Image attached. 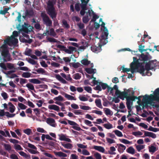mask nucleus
<instances>
[{"mask_svg": "<svg viewBox=\"0 0 159 159\" xmlns=\"http://www.w3.org/2000/svg\"><path fill=\"white\" fill-rule=\"evenodd\" d=\"M5 150L8 152H10L11 149V147L10 145L4 143L3 145Z\"/></svg>", "mask_w": 159, "mask_h": 159, "instance_id": "nucleus-26", "label": "nucleus"}, {"mask_svg": "<svg viewBox=\"0 0 159 159\" xmlns=\"http://www.w3.org/2000/svg\"><path fill=\"white\" fill-rule=\"evenodd\" d=\"M47 13L53 19L56 18L57 15L53 4L52 1H49L48 3Z\"/></svg>", "mask_w": 159, "mask_h": 159, "instance_id": "nucleus-7", "label": "nucleus"}, {"mask_svg": "<svg viewBox=\"0 0 159 159\" xmlns=\"http://www.w3.org/2000/svg\"><path fill=\"white\" fill-rule=\"evenodd\" d=\"M144 47L145 46L144 45H142V44L139 45V51L142 53L144 51H146L148 49H143V48H144Z\"/></svg>", "mask_w": 159, "mask_h": 159, "instance_id": "nucleus-34", "label": "nucleus"}, {"mask_svg": "<svg viewBox=\"0 0 159 159\" xmlns=\"http://www.w3.org/2000/svg\"><path fill=\"white\" fill-rule=\"evenodd\" d=\"M141 66H139V68L138 71L142 76H144L146 75L148 76L151 75L152 73L151 72H149V71L150 70H152L154 69L156 66L155 64H153L152 62H150L145 63L144 66V70L143 72H141L140 70Z\"/></svg>", "mask_w": 159, "mask_h": 159, "instance_id": "nucleus-4", "label": "nucleus"}, {"mask_svg": "<svg viewBox=\"0 0 159 159\" xmlns=\"http://www.w3.org/2000/svg\"><path fill=\"white\" fill-rule=\"evenodd\" d=\"M116 150V148L114 147H111L110 148V151H108L109 153L111 155L115 154V153L113 152L115 151Z\"/></svg>", "mask_w": 159, "mask_h": 159, "instance_id": "nucleus-32", "label": "nucleus"}, {"mask_svg": "<svg viewBox=\"0 0 159 159\" xmlns=\"http://www.w3.org/2000/svg\"><path fill=\"white\" fill-rule=\"evenodd\" d=\"M150 60L149 57V55L148 53V54H144L143 53L139 57V63L140 64L139 65L141 67V68L140 69V71L141 72H143V71L144 70V66L145 63L149 61Z\"/></svg>", "mask_w": 159, "mask_h": 159, "instance_id": "nucleus-5", "label": "nucleus"}, {"mask_svg": "<svg viewBox=\"0 0 159 159\" xmlns=\"http://www.w3.org/2000/svg\"><path fill=\"white\" fill-rule=\"evenodd\" d=\"M84 89L88 92L91 93L92 91V88L89 86H86L84 87Z\"/></svg>", "mask_w": 159, "mask_h": 159, "instance_id": "nucleus-53", "label": "nucleus"}, {"mask_svg": "<svg viewBox=\"0 0 159 159\" xmlns=\"http://www.w3.org/2000/svg\"><path fill=\"white\" fill-rule=\"evenodd\" d=\"M89 13V16H91L92 15H93V17L91 20V21L95 22L96 19L99 18V16L94 14V13L93 11L92 10L88 9V12H87L86 13Z\"/></svg>", "mask_w": 159, "mask_h": 159, "instance_id": "nucleus-13", "label": "nucleus"}, {"mask_svg": "<svg viewBox=\"0 0 159 159\" xmlns=\"http://www.w3.org/2000/svg\"><path fill=\"white\" fill-rule=\"evenodd\" d=\"M23 131L25 134L28 135L32 133L31 129L29 128L24 130Z\"/></svg>", "mask_w": 159, "mask_h": 159, "instance_id": "nucleus-45", "label": "nucleus"}, {"mask_svg": "<svg viewBox=\"0 0 159 159\" xmlns=\"http://www.w3.org/2000/svg\"><path fill=\"white\" fill-rule=\"evenodd\" d=\"M0 52H1V55L3 57L4 61H9L11 60V58L10 54L9 53L7 48L0 46Z\"/></svg>", "mask_w": 159, "mask_h": 159, "instance_id": "nucleus-8", "label": "nucleus"}, {"mask_svg": "<svg viewBox=\"0 0 159 159\" xmlns=\"http://www.w3.org/2000/svg\"><path fill=\"white\" fill-rule=\"evenodd\" d=\"M100 22L102 24L100 26H101V30L102 31V34L100 39V51L102 50L101 47L102 46L105 45L107 42V37L108 31L107 27L105 26V24L103 22L102 19L100 18Z\"/></svg>", "mask_w": 159, "mask_h": 159, "instance_id": "nucleus-2", "label": "nucleus"}, {"mask_svg": "<svg viewBox=\"0 0 159 159\" xmlns=\"http://www.w3.org/2000/svg\"><path fill=\"white\" fill-rule=\"evenodd\" d=\"M66 120L67 121L68 123L70 125L73 126H72V128L74 129L77 131H80L82 130L81 128L79 127V125L75 122L66 119Z\"/></svg>", "mask_w": 159, "mask_h": 159, "instance_id": "nucleus-11", "label": "nucleus"}, {"mask_svg": "<svg viewBox=\"0 0 159 159\" xmlns=\"http://www.w3.org/2000/svg\"><path fill=\"white\" fill-rule=\"evenodd\" d=\"M119 140L121 143H122L125 144H129L130 143V142L129 141L125 139H120Z\"/></svg>", "mask_w": 159, "mask_h": 159, "instance_id": "nucleus-52", "label": "nucleus"}, {"mask_svg": "<svg viewBox=\"0 0 159 159\" xmlns=\"http://www.w3.org/2000/svg\"><path fill=\"white\" fill-rule=\"evenodd\" d=\"M89 21L88 16H84L83 18V21L85 23H87Z\"/></svg>", "mask_w": 159, "mask_h": 159, "instance_id": "nucleus-62", "label": "nucleus"}, {"mask_svg": "<svg viewBox=\"0 0 159 159\" xmlns=\"http://www.w3.org/2000/svg\"><path fill=\"white\" fill-rule=\"evenodd\" d=\"M133 61L131 62L130 64V71L132 74H134V72L135 70H136L138 72L139 68V65L140 64L139 63V60H137V58L136 57H133Z\"/></svg>", "mask_w": 159, "mask_h": 159, "instance_id": "nucleus-9", "label": "nucleus"}, {"mask_svg": "<svg viewBox=\"0 0 159 159\" xmlns=\"http://www.w3.org/2000/svg\"><path fill=\"white\" fill-rule=\"evenodd\" d=\"M81 63L84 65H88L90 63V61L86 59L82 60L81 61Z\"/></svg>", "mask_w": 159, "mask_h": 159, "instance_id": "nucleus-30", "label": "nucleus"}, {"mask_svg": "<svg viewBox=\"0 0 159 159\" xmlns=\"http://www.w3.org/2000/svg\"><path fill=\"white\" fill-rule=\"evenodd\" d=\"M62 23L65 28L68 29L70 27L69 25L67 23L66 20H63L62 21Z\"/></svg>", "mask_w": 159, "mask_h": 159, "instance_id": "nucleus-46", "label": "nucleus"}, {"mask_svg": "<svg viewBox=\"0 0 159 159\" xmlns=\"http://www.w3.org/2000/svg\"><path fill=\"white\" fill-rule=\"evenodd\" d=\"M18 43L17 39L14 38L13 37V36H8L6 39L4 40V44L1 46L8 48L7 45L9 46H15Z\"/></svg>", "mask_w": 159, "mask_h": 159, "instance_id": "nucleus-6", "label": "nucleus"}, {"mask_svg": "<svg viewBox=\"0 0 159 159\" xmlns=\"http://www.w3.org/2000/svg\"><path fill=\"white\" fill-rule=\"evenodd\" d=\"M54 154L56 156H58L59 157H66L67 156V155L61 152H54Z\"/></svg>", "mask_w": 159, "mask_h": 159, "instance_id": "nucleus-20", "label": "nucleus"}, {"mask_svg": "<svg viewBox=\"0 0 159 159\" xmlns=\"http://www.w3.org/2000/svg\"><path fill=\"white\" fill-rule=\"evenodd\" d=\"M148 130L149 131H152L154 132H156L159 129L157 128H154L151 126H150L148 129Z\"/></svg>", "mask_w": 159, "mask_h": 159, "instance_id": "nucleus-47", "label": "nucleus"}, {"mask_svg": "<svg viewBox=\"0 0 159 159\" xmlns=\"http://www.w3.org/2000/svg\"><path fill=\"white\" fill-rule=\"evenodd\" d=\"M47 39L50 42L61 43L60 42L57 41V40L53 38L48 37Z\"/></svg>", "mask_w": 159, "mask_h": 159, "instance_id": "nucleus-25", "label": "nucleus"}, {"mask_svg": "<svg viewBox=\"0 0 159 159\" xmlns=\"http://www.w3.org/2000/svg\"><path fill=\"white\" fill-rule=\"evenodd\" d=\"M0 67L3 69L6 70L7 69V66H6L5 64L3 62H1L0 63Z\"/></svg>", "mask_w": 159, "mask_h": 159, "instance_id": "nucleus-59", "label": "nucleus"}, {"mask_svg": "<svg viewBox=\"0 0 159 159\" xmlns=\"http://www.w3.org/2000/svg\"><path fill=\"white\" fill-rule=\"evenodd\" d=\"M7 67L10 70L13 69L14 70L8 71L7 73V75H10L12 73H14L16 72V68H15L14 64L10 63H7Z\"/></svg>", "mask_w": 159, "mask_h": 159, "instance_id": "nucleus-12", "label": "nucleus"}, {"mask_svg": "<svg viewBox=\"0 0 159 159\" xmlns=\"http://www.w3.org/2000/svg\"><path fill=\"white\" fill-rule=\"evenodd\" d=\"M128 94L127 92L123 91L121 92L118 97L122 100H124V98H126V104L127 108L128 110H131V107L133 104V101H134L135 98L132 96H128Z\"/></svg>", "mask_w": 159, "mask_h": 159, "instance_id": "nucleus-3", "label": "nucleus"}, {"mask_svg": "<svg viewBox=\"0 0 159 159\" xmlns=\"http://www.w3.org/2000/svg\"><path fill=\"white\" fill-rule=\"evenodd\" d=\"M47 123L50 125L51 126L55 127L56 125V124H55V122L54 119L52 118H48L46 120Z\"/></svg>", "mask_w": 159, "mask_h": 159, "instance_id": "nucleus-15", "label": "nucleus"}, {"mask_svg": "<svg viewBox=\"0 0 159 159\" xmlns=\"http://www.w3.org/2000/svg\"><path fill=\"white\" fill-rule=\"evenodd\" d=\"M89 7H90V6L89 5ZM81 7V10L80 11V14H81V15L82 16H84L85 13V11L86 10H88V9H91V8L90 7H84V6H82V7Z\"/></svg>", "mask_w": 159, "mask_h": 159, "instance_id": "nucleus-19", "label": "nucleus"}, {"mask_svg": "<svg viewBox=\"0 0 159 159\" xmlns=\"http://www.w3.org/2000/svg\"><path fill=\"white\" fill-rule=\"evenodd\" d=\"M59 139L61 141H65L66 139V136L62 134L61 135H59Z\"/></svg>", "mask_w": 159, "mask_h": 159, "instance_id": "nucleus-60", "label": "nucleus"}, {"mask_svg": "<svg viewBox=\"0 0 159 159\" xmlns=\"http://www.w3.org/2000/svg\"><path fill=\"white\" fill-rule=\"evenodd\" d=\"M91 50L93 52L98 53V50L99 49L98 47L95 46H92L91 47Z\"/></svg>", "mask_w": 159, "mask_h": 159, "instance_id": "nucleus-40", "label": "nucleus"}, {"mask_svg": "<svg viewBox=\"0 0 159 159\" xmlns=\"http://www.w3.org/2000/svg\"><path fill=\"white\" fill-rule=\"evenodd\" d=\"M57 47L58 48L63 49V50L67 53H71V51H70L69 49H66V47L64 46L58 44L57 46Z\"/></svg>", "mask_w": 159, "mask_h": 159, "instance_id": "nucleus-16", "label": "nucleus"}, {"mask_svg": "<svg viewBox=\"0 0 159 159\" xmlns=\"http://www.w3.org/2000/svg\"><path fill=\"white\" fill-rule=\"evenodd\" d=\"M34 27L36 29L38 30H40L41 28L40 24L38 23H36L34 25Z\"/></svg>", "mask_w": 159, "mask_h": 159, "instance_id": "nucleus-64", "label": "nucleus"}, {"mask_svg": "<svg viewBox=\"0 0 159 159\" xmlns=\"http://www.w3.org/2000/svg\"><path fill=\"white\" fill-rule=\"evenodd\" d=\"M149 150L150 152H154L156 151V147L152 145L149 148Z\"/></svg>", "mask_w": 159, "mask_h": 159, "instance_id": "nucleus-44", "label": "nucleus"}, {"mask_svg": "<svg viewBox=\"0 0 159 159\" xmlns=\"http://www.w3.org/2000/svg\"><path fill=\"white\" fill-rule=\"evenodd\" d=\"M95 69H93L91 68H87L85 69V71L88 74H91L95 73Z\"/></svg>", "mask_w": 159, "mask_h": 159, "instance_id": "nucleus-24", "label": "nucleus"}, {"mask_svg": "<svg viewBox=\"0 0 159 159\" xmlns=\"http://www.w3.org/2000/svg\"><path fill=\"white\" fill-rule=\"evenodd\" d=\"M19 153L21 156L24 157L25 158H27L29 157L28 155H27L26 153L23 151H20L19 152ZM29 157H30V156H29Z\"/></svg>", "mask_w": 159, "mask_h": 159, "instance_id": "nucleus-56", "label": "nucleus"}, {"mask_svg": "<svg viewBox=\"0 0 159 159\" xmlns=\"http://www.w3.org/2000/svg\"><path fill=\"white\" fill-rule=\"evenodd\" d=\"M26 86L29 89L35 91L34 87L32 84L30 83H28L26 84Z\"/></svg>", "mask_w": 159, "mask_h": 159, "instance_id": "nucleus-31", "label": "nucleus"}, {"mask_svg": "<svg viewBox=\"0 0 159 159\" xmlns=\"http://www.w3.org/2000/svg\"><path fill=\"white\" fill-rule=\"evenodd\" d=\"M81 77V75L78 73H77L73 76V78L76 80L80 79Z\"/></svg>", "mask_w": 159, "mask_h": 159, "instance_id": "nucleus-37", "label": "nucleus"}, {"mask_svg": "<svg viewBox=\"0 0 159 159\" xmlns=\"http://www.w3.org/2000/svg\"><path fill=\"white\" fill-rule=\"evenodd\" d=\"M108 85L107 83H103L101 82H100V87L101 86L103 89L105 90L108 87ZM101 90L102 89L100 87V91H101Z\"/></svg>", "mask_w": 159, "mask_h": 159, "instance_id": "nucleus-22", "label": "nucleus"}, {"mask_svg": "<svg viewBox=\"0 0 159 159\" xmlns=\"http://www.w3.org/2000/svg\"><path fill=\"white\" fill-rule=\"evenodd\" d=\"M113 132H114L115 134L118 137H122L123 135L121 132L118 130H116L113 131Z\"/></svg>", "mask_w": 159, "mask_h": 159, "instance_id": "nucleus-36", "label": "nucleus"}, {"mask_svg": "<svg viewBox=\"0 0 159 159\" xmlns=\"http://www.w3.org/2000/svg\"><path fill=\"white\" fill-rule=\"evenodd\" d=\"M117 145L118 146V150L119 152L120 151V149L124 151L125 150L126 148L125 146L121 144H117Z\"/></svg>", "mask_w": 159, "mask_h": 159, "instance_id": "nucleus-29", "label": "nucleus"}, {"mask_svg": "<svg viewBox=\"0 0 159 159\" xmlns=\"http://www.w3.org/2000/svg\"><path fill=\"white\" fill-rule=\"evenodd\" d=\"M6 116L8 118H11L14 117L16 115L15 114H10L8 111L5 112Z\"/></svg>", "mask_w": 159, "mask_h": 159, "instance_id": "nucleus-39", "label": "nucleus"}, {"mask_svg": "<svg viewBox=\"0 0 159 159\" xmlns=\"http://www.w3.org/2000/svg\"><path fill=\"white\" fill-rule=\"evenodd\" d=\"M41 16L44 24L48 27H50L52 26V21L47 15L45 14H42Z\"/></svg>", "mask_w": 159, "mask_h": 159, "instance_id": "nucleus-10", "label": "nucleus"}, {"mask_svg": "<svg viewBox=\"0 0 159 159\" xmlns=\"http://www.w3.org/2000/svg\"><path fill=\"white\" fill-rule=\"evenodd\" d=\"M29 81L30 82L35 84H40L41 83L40 81L36 79H29Z\"/></svg>", "mask_w": 159, "mask_h": 159, "instance_id": "nucleus-21", "label": "nucleus"}, {"mask_svg": "<svg viewBox=\"0 0 159 159\" xmlns=\"http://www.w3.org/2000/svg\"><path fill=\"white\" fill-rule=\"evenodd\" d=\"M144 148V146L143 145H139L136 146V148L137 150L139 152L142 149H143Z\"/></svg>", "mask_w": 159, "mask_h": 159, "instance_id": "nucleus-49", "label": "nucleus"}, {"mask_svg": "<svg viewBox=\"0 0 159 159\" xmlns=\"http://www.w3.org/2000/svg\"><path fill=\"white\" fill-rule=\"evenodd\" d=\"M34 111V112L35 115L37 116H39L40 112L39 109L38 108H35L33 109Z\"/></svg>", "mask_w": 159, "mask_h": 159, "instance_id": "nucleus-55", "label": "nucleus"}, {"mask_svg": "<svg viewBox=\"0 0 159 159\" xmlns=\"http://www.w3.org/2000/svg\"><path fill=\"white\" fill-rule=\"evenodd\" d=\"M104 126L107 129H110L113 128L112 125L110 123L104 124Z\"/></svg>", "mask_w": 159, "mask_h": 159, "instance_id": "nucleus-48", "label": "nucleus"}, {"mask_svg": "<svg viewBox=\"0 0 159 159\" xmlns=\"http://www.w3.org/2000/svg\"><path fill=\"white\" fill-rule=\"evenodd\" d=\"M154 94H150L149 96L145 95L143 98L144 101L142 103L143 108L144 107H147L148 104H151L154 101L159 102V88L155 91Z\"/></svg>", "mask_w": 159, "mask_h": 159, "instance_id": "nucleus-1", "label": "nucleus"}, {"mask_svg": "<svg viewBox=\"0 0 159 159\" xmlns=\"http://www.w3.org/2000/svg\"><path fill=\"white\" fill-rule=\"evenodd\" d=\"M49 34L51 36H53V37H55L56 35L57 34L55 32L53 28H52L50 30Z\"/></svg>", "mask_w": 159, "mask_h": 159, "instance_id": "nucleus-41", "label": "nucleus"}, {"mask_svg": "<svg viewBox=\"0 0 159 159\" xmlns=\"http://www.w3.org/2000/svg\"><path fill=\"white\" fill-rule=\"evenodd\" d=\"M126 152L129 153L133 154L134 153L135 150L133 147H130L127 149Z\"/></svg>", "mask_w": 159, "mask_h": 159, "instance_id": "nucleus-23", "label": "nucleus"}, {"mask_svg": "<svg viewBox=\"0 0 159 159\" xmlns=\"http://www.w3.org/2000/svg\"><path fill=\"white\" fill-rule=\"evenodd\" d=\"M65 97L68 100H76V99L73 96L69 95L66 93H65Z\"/></svg>", "mask_w": 159, "mask_h": 159, "instance_id": "nucleus-27", "label": "nucleus"}, {"mask_svg": "<svg viewBox=\"0 0 159 159\" xmlns=\"http://www.w3.org/2000/svg\"><path fill=\"white\" fill-rule=\"evenodd\" d=\"M15 149L17 151V150H22L23 148L19 144H15L14 145Z\"/></svg>", "mask_w": 159, "mask_h": 159, "instance_id": "nucleus-42", "label": "nucleus"}, {"mask_svg": "<svg viewBox=\"0 0 159 159\" xmlns=\"http://www.w3.org/2000/svg\"><path fill=\"white\" fill-rule=\"evenodd\" d=\"M18 105L20 108L21 110H25L26 109L27 107L23 104L21 103H18Z\"/></svg>", "mask_w": 159, "mask_h": 159, "instance_id": "nucleus-35", "label": "nucleus"}, {"mask_svg": "<svg viewBox=\"0 0 159 159\" xmlns=\"http://www.w3.org/2000/svg\"><path fill=\"white\" fill-rule=\"evenodd\" d=\"M81 2V4L80 5L81 7L84 6V7H90L89 5L90 6V7L92 8V6L90 5H88V3L89 1V0H80Z\"/></svg>", "mask_w": 159, "mask_h": 159, "instance_id": "nucleus-18", "label": "nucleus"}, {"mask_svg": "<svg viewBox=\"0 0 159 159\" xmlns=\"http://www.w3.org/2000/svg\"><path fill=\"white\" fill-rule=\"evenodd\" d=\"M35 70L39 74H44L45 73V70L42 68H39L37 70Z\"/></svg>", "mask_w": 159, "mask_h": 159, "instance_id": "nucleus-50", "label": "nucleus"}, {"mask_svg": "<svg viewBox=\"0 0 159 159\" xmlns=\"http://www.w3.org/2000/svg\"><path fill=\"white\" fill-rule=\"evenodd\" d=\"M1 95L4 100H6L8 98L7 94L5 92H2L1 93Z\"/></svg>", "mask_w": 159, "mask_h": 159, "instance_id": "nucleus-58", "label": "nucleus"}, {"mask_svg": "<svg viewBox=\"0 0 159 159\" xmlns=\"http://www.w3.org/2000/svg\"><path fill=\"white\" fill-rule=\"evenodd\" d=\"M62 145L67 149H71L73 147L72 144L70 143L62 144Z\"/></svg>", "mask_w": 159, "mask_h": 159, "instance_id": "nucleus-33", "label": "nucleus"}, {"mask_svg": "<svg viewBox=\"0 0 159 159\" xmlns=\"http://www.w3.org/2000/svg\"><path fill=\"white\" fill-rule=\"evenodd\" d=\"M31 74L29 72H25L22 75V77L25 78H28L31 76Z\"/></svg>", "mask_w": 159, "mask_h": 159, "instance_id": "nucleus-28", "label": "nucleus"}, {"mask_svg": "<svg viewBox=\"0 0 159 159\" xmlns=\"http://www.w3.org/2000/svg\"><path fill=\"white\" fill-rule=\"evenodd\" d=\"M80 100L82 101H85L88 100V99L84 96H80L79 97Z\"/></svg>", "mask_w": 159, "mask_h": 159, "instance_id": "nucleus-57", "label": "nucleus"}, {"mask_svg": "<svg viewBox=\"0 0 159 159\" xmlns=\"http://www.w3.org/2000/svg\"><path fill=\"white\" fill-rule=\"evenodd\" d=\"M28 61V62L34 65H35L36 64V62L34 60L31 59V58H29V59Z\"/></svg>", "mask_w": 159, "mask_h": 159, "instance_id": "nucleus-63", "label": "nucleus"}, {"mask_svg": "<svg viewBox=\"0 0 159 159\" xmlns=\"http://www.w3.org/2000/svg\"><path fill=\"white\" fill-rule=\"evenodd\" d=\"M32 109L30 108H29L27 109L25 111V112L27 114H30L31 115V116H29V115H27V116L29 117H32Z\"/></svg>", "mask_w": 159, "mask_h": 159, "instance_id": "nucleus-43", "label": "nucleus"}, {"mask_svg": "<svg viewBox=\"0 0 159 159\" xmlns=\"http://www.w3.org/2000/svg\"><path fill=\"white\" fill-rule=\"evenodd\" d=\"M106 140L107 142L110 144L114 143L115 142V141L114 140L109 138H106Z\"/></svg>", "mask_w": 159, "mask_h": 159, "instance_id": "nucleus-61", "label": "nucleus"}, {"mask_svg": "<svg viewBox=\"0 0 159 159\" xmlns=\"http://www.w3.org/2000/svg\"><path fill=\"white\" fill-rule=\"evenodd\" d=\"M25 14H26V16L29 18L34 16V13L32 9L26 10L25 11Z\"/></svg>", "mask_w": 159, "mask_h": 159, "instance_id": "nucleus-14", "label": "nucleus"}, {"mask_svg": "<svg viewBox=\"0 0 159 159\" xmlns=\"http://www.w3.org/2000/svg\"><path fill=\"white\" fill-rule=\"evenodd\" d=\"M73 112L75 115H82L83 114L82 111L80 110H75Z\"/></svg>", "mask_w": 159, "mask_h": 159, "instance_id": "nucleus-54", "label": "nucleus"}, {"mask_svg": "<svg viewBox=\"0 0 159 159\" xmlns=\"http://www.w3.org/2000/svg\"><path fill=\"white\" fill-rule=\"evenodd\" d=\"M63 97L61 95H59L58 96L56 97L53 98V100L55 101H63Z\"/></svg>", "mask_w": 159, "mask_h": 159, "instance_id": "nucleus-51", "label": "nucleus"}, {"mask_svg": "<svg viewBox=\"0 0 159 159\" xmlns=\"http://www.w3.org/2000/svg\"><path fill=\"white\" fill-rule=\"evenodd\" d=\"M48 108L50 110H53L57 111H60V107L54 104L50 105L48 106Z\"/></svg>", "mask_w": 159, "mask_h": 159, "instance_id": "nucleus-17", "label": "nucleus"}, {"mask_svg": "<svg viewBox=\"0 0 159 159\" xmlns=\"http://www.w3.org/2000/svg\"><path fill=\"white\" fill-rule=\"evenodd\" d=\"M132 134L133 135L136 137L138 136H141L143 134V133L140 131L133 132Z\"/></svg>", "mask_w": 159, "mask_h": 159, "instance_id": "nucleus-38", "label": "nucleus"}]
</instances>
